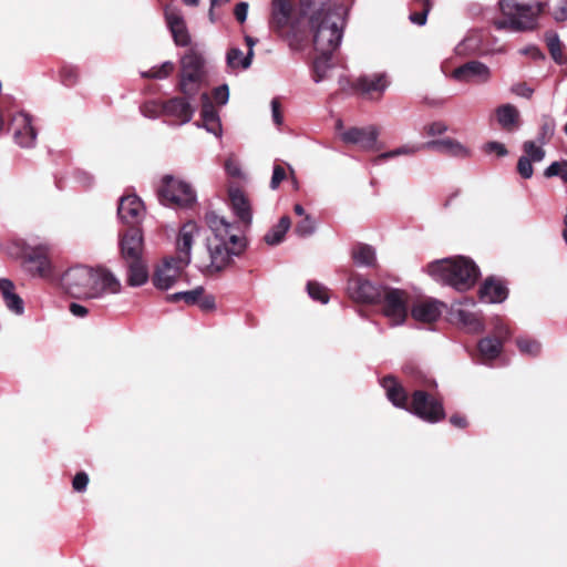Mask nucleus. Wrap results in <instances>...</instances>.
<instances>
[{"instance_id":"f704fd0d","label":"nucleus","mask_w":567,"mask_h":567,"mask_svg":"<svg viewBox=\"0 0 567 567\" xmlns=\"http://www.w3.org/2000/svg\"><path fill=\"white\" fill-rule=\"evenodd\" d=\"M290 218L287 216H284L279 219L278 224L275 225L264 237V240L269 246H276L280 244L286 233L290 228Z\"/></svg>"},{"instance_id":"0e129e2a","label":"nucleus","mask_w":567,"mask_h":567,"mask_svg":"<svg viewBox=\"0 0 567 567\" xmlns=\"http://www.w3.org/2000/svg\"><path fill=\"white\" fill-rule=\"evenodd\" d=\"M74 177L76 182L83 187H90L93 184V177L85 171L76 169Z\"/></svg>"},{"instance_id":"6e6d98bb","label":"nucleus","mask_w":567,"mask_h":567,"mask_svg":"<svg viewBox=\"0 0 567 567\" xmlns=\"http://www.w3.org/2000/svg\"><path fill=\"white\" fill-rule=\"evenodd\" d=\"M484 151L488 154L495 153L498 157H504L508 154V151L505 147V145L496 141L487 142L484 145Z\"/></svg>"},{"instance_id":"052dcab7","label":"nucleus","mask_w":567,"mask_h":567,"mask_svg":"<svg viewBox=\"0 0 567 567\" xmlns=\"http://www.w3.org/2000/svg\"><path fill=\"white\" fill-rule=\"evenodd\" d=\"M13 293H16L13 282L9 279H0V295L3 302L8 300Z\"/></svg>"},{"instance_id":"13d9d810","label":"nucleus","mask_w":567,"mask_h":567,"mask_svg":"<svg viewBox=\"0 0 567 567\" xmlns=\"http://www.w3.org/2000/svg\"><path fill=\"white\" fill-rule=\"evenodd\" d=\"M89 484V476L85 472L78 473L73 481L72 486L75 492L82 493L86 489Z\"/></svg>"},{"instance_id":"4c0bfd02","label":"nucleus","mask_w":567,"mask_h":567,"mask_svg":"<svg viewBox=\"0 0 567 567\" xmlns=\"http://www.w3.org/2000/svg\"><path fill=\"white\" fill-rule=\"evenodd\" d=\"M455 317L458 322L466 327L470 331L478 332L483 329V324L476 313L465 309L455 311Z\"/></svg>"},{"instance_id":"20e7f679","label":"nucleus","mask_w":567,"mask_h":567,"mask_svg":"<svg viewBox=\"0 0 567 567\" xmlns=\"http://www.w3.org/2000/svg\"><path fill=\"white\" fill-rule=\"evenodd\" d=\"M426 271L436 282L457 291L471 289L480 276L475 262L463 256L434 260L426 266Z\"/></svg>"},{"instance_id":"a19ab883","label":"nucleus","mask_w":567,"mask_h":567,"mask_svg":"<svg viewBox=\"0 0 567 567\" xmlns=\"http://www.w3.org/2000/svg\"><path fill=\"white\" fill-rule=\"evenodd\" d=\"M516 344L520 353L530 357L538 355L542 350L540 342L530 338L520 337L516 340Z\"/></svg>"},{"instance_id":"bb28decb","label":"nucleus","mask_w":567,"mask_h":567,"mask_svg":"<svg viewBox=\"0 0 567 567\" xmlns=\"http://www.w3.org/2000/svg\"><path fill=\"white\" fill-rule=\"evenodd\" d=\"M507 288L494 278L486 279L480 289V297L488 303H501L507 298Z\"/></svg>"},{"instance_id":"c9c22d12","label":"nucleus","mask_w":567,"mask_h":567,"mask_svg":"<svg viewBox=\"0 0 567 567\" xmlns=\"http://www.w3.org/2000/svg\"><path fill=\"white\" fill-rule=\"evenodd\" d=\"M431 9L432 0H413L412 11L409 16L410 21L416 25H424Z\"/></svg>"},{"instance_id":"6ab92c4d","label":"nucleus","mask_w":567,"mask_h":567,"mask_svg":"<svg viewBox=\"0 0 567 567\" xmlns=\"http://www.w3.org/2000/svg\"><path fill=\"white\" fill-rule=\"evenodd\" d=\"M187 266H182L169 257L164 260L163 265L158 267L153 277V284L157 289L168 290L174 286L179 277L181 271Z\"/></svg>"},{"instance_id":"393cba45","label":"nucleus","mask_w":567,"mask_h":567,"mask_svg":"<svg viewBox=\"0 0 567 567\" xmlns=\"http://www.w3.org/2000/svg\"><path fill=\"white\" fill-rule=\"evenodd\" d=\"M441 307L442 303L436 300H422L412 306L411 315L416 321L431 323L440 318Z\"/></svg>"},{"instance_id":"3c124183","label":"nucleus","mask_w":567,"mask_h":567,"mask_svg":"<svg viewBox=\"0 0 567 567\" xmlns=\"http://www.w3.org/2000/svg\"><path fill=\"white\" fill-rule=\"evenodd\" d=\"M532 164L533 162L529 161V157H519L517 163V172L523 178L528 179L533 176L534 169Z\"/></svg>"},{"instance_id":"7c9ffc66","label":"nucleus","mask_w":567,"mask_h":567,"mask_svg":"<svg viewBox=\"0 0 567 567\" xmlns=\"http://www.w3.org/2000/svg\"><path fill=\"white\" fill-rule=\"evenodd\" d=\"M127 282L130 286H143L148 279V271L142 258L126 261Z\"/></svg>"},{"instance_id":"5fc2aeb1","label":"nucleus","mask_w":567,"mask_h":567,"mask_svg":"<svg viewBox=\"0 0 567 567\" xmlns=\"http://www.w3.org/2000/svg\"><path fill=\"white\" fill-rule=\"evenodd\" d=\"M429 136L442 135L447 131V125L442 121L432 122L424 127Z\"/></svg>"},{"instance_id":"e433bc0d","label":"nucleus","mask_w":567,"mask_h":567,"mask_svg":"<svg viewBox=\"0 0 567 567\" xmlns=\"http://www.w3.org/2000/svg\"><path fill=\"white\" fill-rule=\"evenodd\" d=\"M204 293L203 287H196L189 291H179L175 293H171L166 296V301L168 302H179L184 301L186 305H196L199 300V297Z\"/></svg>"},{"instance_id":"72a5a7b5","label":"nucleus","mask_w":567,"mask_h":567,"mask_svg":"<svg viewBox=\"0 0 567 567\" xmlns=\"http://www.w3.org/2000/svg\"><path fill=\"white\" fill-rule=\"evenodd\" d=\"M254 51H248L245 55L239 48H231L226 54V62L230 69L241 68L244 70L251 65Z\"/></svg>"},{"instance_id":"ea45409f","label":"nucleus","mask_w":567,"mask_h":567,"mask_svg":"<svg viewBox=\"0 0 567 567\" xmlns=\"http://www.w3.org/2000/svg\"><path fill=\"white\" fill-rule=\"evenodd\" d=\"M307 292L309 297L315 301H319L323 305L329 302L330 296L327 287L317 281H308Z\"/></svg>"},{"instance_id":"603ef678","label":"nucleus","mask_w":567,"mask_h":567,"mask_svg":"<svg viewBox=\"0 0 567 567\" xmlns=\"http://www.w3.org/2000/svg\"><path fill=\"white\" fill-rule=\"evenodd\" d=\"M79 72L74 66H64L61 71V79L64 85H74L78 81Z\"/></svg>"},{"instance_id":"69168bd1","label":"nucleus","mask_w":567,"mask_h":567,"mask_svg":"<svg viewBox=\"0 0 567 567\" xmlns=\"http://www.w3.org/2000/svg\"><path fill=\"white\" fill-rule=\"evenodd\" d=\"M197 303L199 305L200 309L205 311L214 310L216 307L215 298L212 295L204 296L203 293L202 297H199Z\"/></svg>"},{"instance_id":"e2e57ef3","label":"nucleus","mask_w":567,"mask_h":567,"mask_svg":"<svg viewBox=\"0 0 567 567\" xmlns=\"http://www.w3.org/2000/svg\"><path fill=\"white\" fill-rule=\"evenodd\" d=\"M512 92L518 96L529 99L532 97L534 90L529 87L526 83H517L512 86Z\"/></svg>"},{"instance_id":"79ce46f5","label":"nucleus","mask_w":567,"mask_h":567,"mask_svg":"<svg viewBox=\"0 0 567 567\" xmlns=\"http://www.w3.org/2000/svg\"><path fill=\"white\" fill-rule=\"evenodd\" d=\"M524 157H529V161L533 163H539L545 157V151L543 145H537L534 141H526L523 144Z\"/></svg>"},{"instance_id":"bf43d9fd","label":"nucleus","mask_w":567,"mask_h":567,"mask_svg":"<svg viewBox=\"0 0 567 567\" xmlns=\"http://www.w3.org/2000/svg\"><path fill=\"white\" fill-rule=\"evenodd\" d=\"M286 171L280 165H275L272 171V176L270 181V188L277 189L280 183L286 178Z\"/></svg>"},{"instance_id":"de8ad7c7","label":"nucleus","mask_w":567,"mask_h":567,"mask_svg":"<svg viewBox=\"0 0 567 567\" xmlns=\"http://www.w3.org/2000/svg\"><path fill=\"white\" fill-rule=\"evenodd\" d=\"M315 230L316 225L310 215H305L303 219L295 227V233L300 237H309L315 233Z\"/></svg>"},{"instance_id":"5701e85b","label":"nucleus","mask_w":567,"mask_h":567,"mask_svg":"<svg viewBox=\"0 0 567 567\" xmlns=\"http://www.w3.org/2000/svg\"><path fill=\"white\" fill-rule=\"evenodd\" d=\"M200 116L203 121V127L216 137H220L223 133L220 118L207 93H202Z\"/></svg>"},{"instance_id":"49530a36","label":"nucleus","mask_w":567,"mask_h":567,"mask_svg":"<svg viewBox=\"0 0 567 567\" xmlns=\"http://www.w3.org/2000/svg\"><path fill=\"white\" fill-rule=\"evenodd\" d=\"M547 47L549 49V52L553 56V59L561 63L563 62V54H561V43L559 40V37L556 33L547 34L546 37Z\"/></svg>"},{"instance_id":"4be33fe9","label":"nucleus","mask_w":567,"mask_h":567,"mask_svg":"<svg viewBox=\"0 0 567 567\" xmlns=\"http://www.w3.org/2000/svg\"><path fill=\"white\" fill-rule=\"evenodd\" d=\"M165 19L176 45L187 47L190 42V37L182 14L175 9L167 8L165 10Z\"/></svg>"},{"instance_id":"f3484780","label":"nucleus","mask_w":567,"mask_h":567,"mask_svg":"<svg viewBox=\"0 0 567 567\" xmlns=\"http://www.w3.org/2000/svg\"><path fill=\"white\" fill-rule=\"evenodd\" d=\"M196 99H188L185 95L174 96L164 102V115L173 117L179 125L187 124L192 121L197 106Z\"/></svg>"},{"instance_id":"f03ea898","label":"nucleus","mask_w":567,"mask_h":567,"mask_svg":"<svg viewBox=\"0 0 567 567\" xmlns=\"http://www.w3.org/2000/svg\"><path fill=\"white\" fill-rule=\"evenodd\" d=\"M347 7L341 0H328L310 18L315 49L320 54H332L341 44Z\"/></svg>"},{"instance_id":"09e8293b","label":"nucleus","mask_w":567,"mask_h":567,"mask_svg":"<svg viewBox=\"0 0 567 567\" xmlns=\"http://www.w3.org/2000/svg\"><path fill=\"white\" fill-rule=\"evenodd\" d=\"M555 122L550 117H545L538 133L537 141L539 144L545 145L554 135Z\"/></svg>"},{"instance_id":"412c9836","label":"nucleus","mask_w":567,"mask_h":567,"mask_svg":"<svg viewBox=\"0 0 567 567\" xmlns=\"http://www.w3.org/2000/svg\"><path fill=\"white\" fill-rule=\"evenodd\" d=\"M122 257L125 261L142 258L143 236L140 229L131 228L120 241Z\"/></svg>"},{"instance_id":"774afa93","label":"nucleus","mask_w":567,"mask_h":567,"mask_svg":"<svg viewBox=\"0 0 567 567\" xmlns=\"http://www.w3.org/2000/svg\"><path fill=\"white\" fill-rule=\"evenodd\" d=\"M495 334L496 336L494 338H498L499 340H502L504 342V340L509 338L511 332H509V329L506 327V324L498 321L495 324Z\"/></svg>"},{"instance_id":"c03bdc74","label":"nucleus","mask_w":567,"mask_h":567,"mask_svg":"<svg viewBox=\"0 0 567 567\" xmlns=\"http://www.w3.org/2000/svg\"><path fill=\"white\" fill-rule=\"evenodd\" d=\"M141 113L147 118H158L164 115V102L147 101L141 106Z\"/></svg>"},{"instance_id":"338daca9","label":"nucleus","mask_w":567,"mask_h":567,"mask_svg":"<svg viewBox=\"0 0 567 567\" xmlns=\"http://www.w3.org/2000/svg\"><path fill=\"white\" fill-rule=\"evenodd\" d=\"M234 13H235L236 19L240 23L245 22L247 19V13H248V3L247 2L237 3L235 7Z\"/></svg>"},{"instance_id":"1a4fd4ad","label":"nucleus","mask_w":567,"mask_h":567,"mask_svg":"<svg viewBox=\"0 0 567 567\" xmlns=\"http://www.w3.org/2000/svg\"><path fill=\"white\" fill-rule=\"evenodd\" d=\"M157 195L163 205L173 208H189L197 199L190 184L172 175H165L162 178Z\"/></svg>"},{"instance_id":"dca6fc26","label":"nucleus","mask_w":567,"mask_h":567,"mask_svg":"<svg viewBox=\"0 0 567 567\" xmlns=\"http://www.w3.org/2000/svg\"><path fill=\"white\" fill-rule=\"evenodd\" d=\"M451 78L462 83H487L492 78L491 69L481 61L472 60L454 69Z\"/></svg>"},{"instance_id":"a211bd4d","label":"nucleus","mask_w":567,"mask_h":567,"mask_svg":"<svg viewBox=\"0 0 567 567\" xmlns=\"http://www.w3.org/2000/svg\"><path fill=\"white\" fill-rule=\"evenodd\" d=\"M379 131L374 125L364 127H350L341 133V140L347 144L359 145L364 151L374 148Z\"/></svg>"},{"instance_id":"39448f33","label":"nucleus","mask_w":567,"mask_h":567,"mask_svg":"<svg viewBox=\"0 0 567 567\" xmlns=\"http://www.w3.org/2000/svg\"><path fill=\"white\" fill-rule=\"evenodd\" d=\"M270 24L290 48H297L305 34V12L290 0H272Z\"/></svg>"},{"instance_id":"c756f323","label":"nucleus","mask_w":567,"mask_h":567,"mask_svg":"<svg viewBox=\"0 0 567 567\" xmlns=\"http://www.w3.org/2000/svg\"><path fill=\"white\" fill-rule=\"evenodd\" d=\"M354 264L359 267H374L377 265L375 249L368 244H357L351 251Z\"/></svg>"},{"instance_id":"7ed1b4c3","label":"nucleus","mask_w":567,"mask_h":567,"mask_svg":"<svg viewBox=\"0 0 567 567\" xmlns=\"http://www.w3.org/2000/svg\"><path fill=\"white\" fill-rule=\"evenodd\" d=\"M381 385L386 398L394 406L404 409L429 423H437L445 417L442 402L429 395L425 391H414L411 404H409L405 390L393 377H384L381 380Z\"/></svg>"},{"instance_id":"a18cd8bd","label":"nucleus","mask_w":567,"mask_h":567,"mask_svg":"<svg viewBox=\"0 0 567 567\" xmlns=\"http://www.w3.org/2000/svg\"><path fill=\"white\" fill-rule=\"evenodd\" d=\"M544 174L548 178L556 176L560 177L565 183H567V161L551 163L545 169Z\"/></svg>"},{"instance_id":"8fccbe9b","label":"nucleus","mask_w":567,"mask_h":567,"mask_svg":"<svg viewBox=\"0 0 567 567\" xmlns=\"http://www.w3.org/2000/svg\"><path fill=\"white\" fill-rule=\"evenodd\" d=\"M4 305L8 310L17 316H20L24 312V302L18 293H13L8 300L4 301Z\"/></svg>"},{"instance_id":"a878e982","label":"nucleus","mask_w":567,"mask_h":567,"mask_svg":"<svg viewBox=\"0 0 567 567\" xmlns=\"http://www.w3.org/2000/svg\"><path fill=\"white\" fill-rule=\"evenodd\" d=\"M426 150L436 151L453 157L465 158L470 156V150L453 138H441L425 143Z\"/></svg>"},{"instance_id":"0eeeda50","label":"nucleus","mask_w":567,"mask_h":567,"mask_svg":"<svg viewBox=\"0 0 567 567\" xmlns=\"http://www.w3.org/2000/svg\"><path fill=\"white\" fill-rule=\"evenodd\" d=\"M207 85V72L204 56L195 50H189L181 59V70L177 89L188 99L202 96Z\"/></svg>"},{"instance_id":"ddd939ff","label":"nucleus","mask_w":567,"mask_h":567,"mask_svg":"<svg viewBox=\"0 0 567 567\" xmlns=\"http://www.w3.org/2000/svg\"><path fill=\"white\" fill-rule=\"evenodd\" d=\"M386 286L375 285L360 275H353L348 281V293L351 299L361 303H380Z\"/></svg>"},{"instance_id":"2f4dec72","label":"nucleus","mask_w":567,"mask_h":567,"mask_svg":"<svg viewBox=\"0 0 567 567\" xmlns=\"http://www.w3.org/2000/svg\"><path fill=\"white\" fill-rule=\"evenodd\" d=\"M422 150H426L425 143H422V144H405V145L399 146V147H396V148H394L392 151H388V152H384V153L378 155L373 159V164L374 165H379L383 161H386V159H390V158H393V157H396V156L414 155V154H416L417 152H420Z\"/></svg>"},{"instance_id":"9d476101","label":"nucleus","mask_w":567,"mask_h":567,"mask_svg":"<svg viewBox=\"0 0 567 567\" xmlns=\"http://www.w3.org/2000/svg\"><path fill=\"white\" fill-rule=\"evenodd\" d=\"M408 298L404 290L385 287L381 296L382 313L391 327L402 326L408 318Z\"/></svg>"},{"instance_id":"58836bf2","label":"nucleus","mask_w":567,"mask_h":567,"mask_svg":"<svg viewBox=\"0 0 567 567\" xmlns=\"http://www.w3.org/2000/svg\"><path fill=\"white\" fill-rule=\"evenodd\" d=\"M332 54H320L313 62V81L322 82L327 78V73L331 68L330 59Z\"/></svg>"},{"instance_id":"aec40b11","label":"nucleus","mask_w":567,"mask_h":567,"mask_svg":"<svg viewBox=\"0 0 567 567\" xmlns=\"http://www.w3.org/2000/svg\"><path fill=\"white\" fill-rule=\"evenodd\" d=\"M143 213V203L136 195L121 197L117 207V216L123 223L135 225L141 220Z\"/></svg>"},{"instance_id":"c85d7f7f","label":"nucleus","mask_w":567,"mask_h":567,"mask_svg":"<svg viewBox=\"0 0 567 567\" xmlns=\"http://www.w3.org/2000/svg\"><path fill=\"white\" fill-rule=\"evenodd\" d=\"M478 353L483 363L495 360L503 350V341L498 338L486 337L477 344Z\"/></svg>"},{"instance_id":"4468645a","label":"nucleus","mask_w":567,"mask_h":567,"mask_svg":"<svg viewBox=\"0 0 567 567\" xmlns=\"http://www.w3.org/2000/svg\"><path fill=\"white\" fill-rule=\"evenodd\" d=\"M91 267L78 265L69 268L61 277V286L73 298L84 299Z\"/></svg>"},{"instance_id":"b1692460","label":"nucleus","mask_w":567,"mask_h":567,"mask_svg":"<svg viewBox=\"0 0 567 567\" xmlns=\"http://www.w3.org/2000/svg\"><path fill=\"white\" fill-rule=\"evenodd\" d=\"M229 204L233 213L245 225L249 226L252 220L251 207L248 198L240 188H230L228 192Z\"/></svg>"},{"instance_id":"f257e3e1","label":"nucleus","mask_w":567,"mask_h":567,"mask_svg":"<svg viewBox=\"0 0 567 567\" xmlns=\"http://www.w3.org/2000/svg\"><path fill=\"white\" fill-rule=\"evenodd\" d=\"M205 221L213 237L206 239V247L209 255L208 264H198V269L204 275H216L234 262L247 248V239L241 235L236 223H230L226 217L208 212Z\"/></svg>"},{"instance_id":"37998d69","label":"nucleus","mask_w":567,"mask_h":567,"mask_svg":"<svg viewBox=\"0 0 567 567\" xmlns=\"http://www.w3.org/2000/svg\"><path fill=\"white\" fill-rule=\"evenodd\" d=\"M175 65L171 61H165L159 66H154L147 72H143L142 76L150 79L163 80L168 78V75L174 71Z\"/></svg>"},{"instance_id":"423d86ee","label":"nucleus","mask_w":567,"mask_h":567,"mask_svg":"<svg viewBox=\"0 0 567 567\" xmlns=\"http://www.w3.org/2000/svg\"><path fill=\"white\" fill-rule=\"evenodd\" d=\"M546 6V2L528 4L519 0H499L504 18L495 20L494 25L497 30L509 29L515 32L532 30L536 25L538 14Z\"/></svg>"},{"instance_id":"864d4df0","label":"nucleus","mask_w":567,"mask_h":567,"mask_svg":"<svg viewBox=\"0 0 567 567\" xmlns=\"http://www.w3.org/2000/svg\"><path fill=\"white\" fill-rule=\"evenodd\" d=\"M270 107L272 122L279 128L284 124V115L281 112L280 102L277 97L271 100Z\"/></svg>"},{"instance_id":"9b49d317","label":"nucleus","mask_w":567,"mask_h":567,"mask_svg":"<svg viewBox=\"0 0 567 567\" xmlns=\"http://www.w3.org/2000/svg\"><path fill=\"white\" fill-rule=\"evenodd\" d=\"M37 122L34 116L24 111L17 112L11 117L9 130L17 145L22 148H32L35 146L39 133Z\"/></svg>"},{"instance_id":"f8f14e48","label":"nucleus","mask_w":567,"mask_h":567,"mask_svg":"<svg viewBox=\"0 0 567 567\" xmlns=\"http://www.w3.org/2000/svg\"><path fill=\"white\" fill-rule=\"evenodd\" d=\"M90 277L84 299H102L121 291L120 280L105 268H91Z\"/></svg>"},{"instance_id":"4d7b16f0","label":"nucleus","mask_w":567,"mask_h":567,"mask_svg":"<svg viewBox=\"0 0 567 567\" xmlns=\"http://www.w3.org/2000/svg\"><path fill=\"white\" fill-rule=\"evenodd\" d=\"M213 97L216 103L225 105L229 100V89L227 84L217 86L213 92Z\"/></svg>"},{"instance_id":"473e14b6","label":"nucleus","mask_w":567,"mask_h":567,"mask_svg":"<svg viewBox=\"0 0 567 567\" xmlns=\"http://www.w3.org/2000/svg\"><path fill=\"white\" fill-rule=\"evenodd\" d=\"M496 116L499 125L511 131L518 122L519 112L512 104H503L496 109Z\"/></svg>"},{"instance_id":"680f3d73","label":"nucleus","mask_w":567,"mask_h":567,"mask_svg":"<svg viewBox=\"0 0 567 567\" xmlns=\"http://www.w3.org/2000/svg\"><path fill=\"white\" fill-rule=\"evenodd\" d=\"M553 18L557 22H563L567 20V0H559L558 6L551 12Z\"/></svg>"},{"instance_id":"cd10ccee","label":"nucleus","mask_w":567,"mask_h":567,"mask_svg":"<svg viewBox=\"0 0 567 567\" xmlns=\"http://www.w3.org/2000/svg\"><path fill=\"white\" fill-rule=\"evenodd\" d=\"M385 74L375 73L360 76L357 80V89L363 94L382 93L388 86Z\"/></svg>"},{"instance_id":"6e6552de","label":"nucleus","mask_w":567,"mask_h":567,"mask_svg":"<svg viewBox=\"0 0 567 567\" xmlns=\"http://www.w3.org/2000/svg\"><path fill=\"white\" fill-rule=\"evenodd\" d=\"M51 245L48 241H24L21 245L20 258L23 270L31 277L48 279L53 267L50 260Z\"/></svg>"},{"instance_id":"2eb2a0df","label":"nucleus","mask_w":567,"mask_h":567,"mask_svg":"<svg viewBox=\"0 0 567 567\" xmlns=\"http://www.w3.org/2000/svg\"><path fill=\"white\" fill-rule=\"evenodd\" d=\"M200 228L195 221L185 223L176 238V256L174 260L182 266H188L192 261V248L195 239L199 236Z\"/></svg>"}]
</instances>
